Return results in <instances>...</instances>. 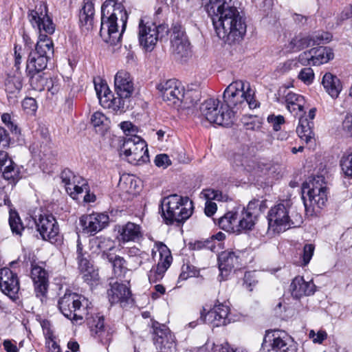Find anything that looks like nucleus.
Returning a JSON list of instances; mask_svg holds the SVG:
<instances>
[{
    "mask_svg": "<svg viewBox=\"0 0 352 352\" xmlns=\"http://www.w3.org/2000/svg\"><path fill=\"white\" fill-rule=\"evenodd\" d=\"M201 4L211 18L219 38L229 44L243 38L246 24L232 0H201Z\"/></svg>",
    "mask_w": 352,
    "mask_h": 352,
    "instance_id": "f257e3e1",
    "label": "nucleus"
},
{
    "mask_svg": "<svg viewBox=\"0 0 352 352\" xmlns=\"http://www.w3.org/2000/svg\"><path fill=\"white\" fill-rule=\"evenodd\" d=\"M101 27L100 35L108 36L105 38L107 42L116 45L121 40L124 32L128 19V14L124 6L113 0H107L101 8Z\"/></svg>",
    "mask_w": 352,
    "mask_h": 352,
    "instance_id": "f03ea898",
    "label": "nucleus"
},
{
    "mask_svg": "<svg viewBox=\"0 0 352 352\" xmlns=\"http://www.w3.org/2000/svg\"><path fill=\"white\" fill-rule=\"evenodd\" d=\"M29 20L39 32L38 40L34 52L51 58L54 54V44L47 34H52L55 25L48 15L47 4L41 1L28 14Z\"/></svg>",
    "mask_w": 352,
    "mask_h": 352,
    "instance_id": "7ed1b4c3",
    "label": "nucleus"
},
{
    "mask_svg": "<svg viewBox=\"0 0 352 352\" xmlns=\"http://www.w3.org/2000/svg\"><path fill=\"white\" fill-rule=\"evenodd\" d=\"M292 209L289 201L278 204L270 209L267 216L269 234H279L290 228L300 226L302 217L299 214H294Z\"/></svg>",
    "mask_w": 352,
    "mask_h": 352,
    "instance_id": "20e7f679",
    "label": "nucleus"
},
{
    "mask_svg": "<svg viewBox=\"0 0 352 352\" xmlns=\"http://www.w3.org/2000/svg\"><path fill=\"white\" fill-rule=\"evenodd\" d=\"M255 91L251 88L249 82L243 80H236L230 83L225 89L223 98V102L228 109L236 111L248 105L250 109H255L259 103L255 99Z\"/></svg>",
    "mask_w": 352,
    "mask_h": 352,
    "instance_id": "39448f33",
    "label": "nucleus"
},
{
    "mask_svg": "<svg viewBox=\"0 0 352 352\" xmlns=\"http://www.w3.org/2000/svg\"><path fill=\"white\" fill-rule=\"evenodd\" d=\"M160 207L166 223L172 224L188 219L192 214L193 203L188 197L173 194L164 197Z\"/></svg>",
    "mask_w": 352,
    "mask_h": 352,
    "instance_id": "423d86ee",
    "label": "nucleus"
},
{
    "mask_svg": "<svg viewBox=\"0 0 352 352\" xmlns=\"http://www.w3.org/2000/svg\"><path fill=\"white\" fill-rule=\"evenodd\" d=\"M90 305L88 299L76 293H65L58 302V309L63 316L78 324L89 316Z\"/></svg>",
    "mask_w": 352,
    "mask_h": 352,
    "instance_id": "0eeeda50",
    "label": "nucleus"
},
{
    "mask_svg": "<svg viewBox=\"0 0 352 352\" xmlns=\"http://www.w3.org/2000/svg\"><path fill=\"white\" fill-rule=\"evenodd\" d=\"M220 103L218 99L209 98L201 104L200 111L209 122L228 126L233 122L234 110L228 109L226 104Z\"/></svg>",
    "mask_w": 352,
    "mask_h": 352,
    "instance_id": "6e6552de",
    "label": "nucleus"
},
{
    "mask_svg": "<svg viewBox=\"0 0 352 352\" xmlns=\"http://www.w3.org/2000/svg\"><path fill=\"white\" fill-rule=\"evenodd\" d=\"M169 28L166 24L157 25L154 23L139 22L138 38L140 46L146 52H152L157 42L168 36Z\"/></svg>",
    "mask_w": 352,
    "mask_h": 352,
    "instance_id": "1a4fd4ad",
    "label": "nucleus"
},
{
    "mask_svg": "<svg viewBox=\"0 0 352 352\" xmlns=\"http://www.w3.org/2000/svg\"><path fill=\"white\" fill-rule=\"evenodd\" d=\"M230 164L236 171L257 173L262 167L255 155L254 147L243 145L230 157Z\"/></svg>",
    "mask_w": 352,
    "mask_h": 352,
    "instance_id": "9d476101",
    "label": "nucleus"
},
{
    "mask_svg": "<svg viewBox=\"0 0 352 352\" xmlns=\"http://www.w3.org/2000/svg\"><path fill=\"white\" fill-rule=\"evenodd\" d=\"M120 152L132 164L138 165L148 160L147 145L140 136L133 135L124 139Z\"/></svg>",
    "mask_w": 352,
    "mask_h": 352,
    "instance_id": "9b49d317",
    "label": "nucleus"
},
{
    "mask_svg": "<svg viewBox=\"0 0 352 352\" xmlns=\"http://www.w3.org/2000/svg\"><path fill=\"white\" fill-rule=\"evenodd\" d=\"M274 352H297V343L289 336L280 331L267 332L265 335L262 347L265 349L267 346Z\"/></svg>",
    "mask_w": 352,
    "mask_h": 352,
    "instance_id": "f8f14e48",
    "label": "nucleus"
},
{
    "mask_svg": "<svg viewBox=\"0 0 352 352\" xmlns=\"http://www.w3.org/2000/svg\"><path fill=\"white\" fill-rule=\"evenodd\" d=\"M34 221L37 231L42 239L51 243L57 241L59 234V226L52 214L41 213L35 215Z\"/></svg>",
    "mask_w": 352,
    "mask_h": 352,
    "instance_id": "ddd939ff",
    "label": "nucleus"
},
{
    "mask_svg": "<svg viewBox=\"0 0 352 352\" xmlns=\"http://www.w3.org/2000/svg\"><path fill=\"white\" fill-rule=\"evenodd\" d=\"M163 100L170 105H176L182 102L185 98L184 87L175 79H169L160 82L157 85Z\"/></svg>",
    "mask_w": 352,
    "mask_h": 352,
    "instance_id": "4468645a",
    "label": "nucleus"
},
{
    "mask_svg": "<svg viewBox=\"0 0 352 352\" xmlns=\"http://www.w3.org/2000/svg\"><path fill=\"white\" fill-rule=\"evenodd\" d=\"M171 50L177 58L187 57L190 54V43L180 24H174L170 35Z\"/></svg>",
    "mask_w": 352,
    "mask_h": 352,
    "instance_id": "2eb2a0df",
    "label": "nucleus"
},
{
    "mask_svg": "<svg viewBox=\"0 0 352 352\" xmlns=\"http://www.w3.org/2000/svg\"><path fill=\"white\" fill-rule=\"evenodd\" d=\"M157 251L160 254V261L157 265L149 271L148 277L150 283H157L162 280L173 261L170 252L166 245L162 243L157 244Z\"/></svg>",
    "mask_w": 352,
    "mask_h": 352,
    "instance_id": "dca6fc26",
    "label": "nucleus"
},
{
    "mask_svg": "<svg viewBox=\"0 0 352 352\" xmlns=\"http://www.w3.org/2000/svg\"><path fill=\"white\" fill-rule=\"evenodd\" d=\"M109 222V215L105 213L94 212L83 215L80 219V224L85 233L94 235L105 228Z\"/></svg>",
    "mask_w": 352,
    "mask_h": 352,
    "instance_id": "f3484780",
    "label": "nucleus"
},
{
    "mask_svg": "<svg viewBox=\"0 0 352 352\" xmlns=\"http://www.w3.org/2000/svg\"><path fill=\"white\" fill-rule=\"evenodd\" d=\"M152 328L154 344L160 352H172L175 344L169 329L164 324L153 322Z\"/></svg>",
    "mask_w": 352,
    "mask_h": 352,
    "instance_id": "a211bd4d",
    "label": "nucleus"
},
{
    "mask_svg": "<svg viewBox=\"0 0 352 352\" xmlns=\"http://www.w3.org/2000/svg\"><path fill=\"white\" fill-rule=\"evenodd\" d=\"M89 326L92 333L100 340L106 344L111 341L113 330L109 326H105L104 322V317L99 314L94 316L89 311V316L84 319Z\"/></svg>",
    "mask_w": 352,
    "mask_h": 352,
    "instance_id": "6ab92c4d",
    "label": "nucleus"
},
{
    "mask_svg": "<svg viewBox=\"0 0 352 352\" xmlns=\"http://www.w3.org/2000/svg\"><path fill=\"white\" fill-rule=\"evenodd\" d=\"M60 177L67 192L74 199H77L78 195L87 192L88 184L82 177L74 175L69 170L63 171Z\"/></svg>",
    "mask_w": 352,
    "mask_h": 352,
    "instance_id": "aec40b11",
    "label": "nucleus"
},
{
    "mask_svg": "<svg viewBox=\"0 0 352 352\" xmlns=\"http://www.w3.org/2000/svg\"><path fill=\"white\" fill-rule=\"evenodd\" d=\"M19 280L17 274L10 269L4 267L0 270V289L11 298L19 291Z\"/></svg>",
    "mask_w": 352,
    "mask_h": 352,
    "instance_id": "412c9836",
    "label": "nucleus"
},
{
    "mask_svg": "<svg viewBox=\"0 0 352 352\" xmlns=\"http://www.w3.org/2000/svg\"><path fill=\"white\" fill-rule=\"evenodd\" d=\"M229 311L230 309L228 306L220 304L208 311L205 316L201 314L200 321L210 324L213 327L226 325L230 322L228 318Z\"/></svg>",
    "mask_w": 352,
    "mask_h": 352,
    "instance_id": "4be33fe9",
    "label": "nucleus"
},
{
    "mask_svg": "<svg viewBox=\"0 0 352 352\" xmlns=\"http://www.w3.org/2000/svg\"><path fill=\"white\" fill-rule=\"evenodd\" d=\"M31 278L34 282L36 296L43 302L48 289L47 273L43 267L33 265L31 270Z\"/></svg>",
    "mask_w": 352,
    "mask_h": 352,
    "instance_id": "5701e85b",
    "label": "nucleus"
},
{
    "mask_svg": "<svg viewBox=\"0 0 352 352\" xmlns=\"http://www.w3.org/2000/svg\"><path fill=\"white\" fill-rule=\"evenodd\" d=\"M115 89L118 96L128 98L132 95L134 87L133 79L129 72L120 70L114 78Z\"/></svg>",
    "mask_w": 352,
    "mask_h": 352,
    "instance_id": "b1692460",
    "label": "nucleus"
},
{
    "mask_svg": "<svg viewBox=\"0 0 352 352\" xmlns=\"http://www.w3.org/2000/svg\"><path fill=\"white\" fill-rule=\"evenodd\" d=\"M107 296L111 304L126 303L131 297V291L124 284L118 282L110 283Z\"/></svg>",
    "mask_w": 352,
    "mask_h": 352,
    "instance_id": "393cba45",
    "label": "nucleus"
},
{
    "mask_svg": "<svg viewBox=\"0 0 352 352\" xmlns=\"http://www.w3.org/2000/svg\"><path fill=\"white\" fill-rule=\"evenodd\" d=\"M285 92L284 98L287 110L295 116H302L305 104L304 96L289 90Z\"/></svg>",
    "mask_w": 352,
    "mask_h": 352,
    "instance_id": "a878e982",
    "label": "nucleus"
},
{
    "mask_svg": "<svg viewBox=\"0 0 352 352\" xmlns=\"http://www.w3.org/2000/svg\"><path fill=\"white\" fill-rule=\"evenodd\" d=\"M314 284L311 281H305L302 276L295 277L291 285L290 291L292 296L300 298L304 296H309L314 293Z\"/></svg>",
    "mask_w": 352,
    "mask_h": 352,
    "instance_id": "bb28decb",
    "label": "nucleus"
},
{
    "mask_svg": "<svg viewBox=\"0 0 352 352\" xmlns=\"http://www.w3.org/2000/svg\"><path fill=\"white\" fill-rule=\"evenodd\" d=\"M327 190V188L324 182V177L322 175H318L310 179L308 182H305L302 184V199L306 210L308 208V204L307 203V197L305 195L311 193L314 194L316 192L320 193V191Z\"/></svg>",
    "mask_w": 352,
    "mask_h": 352,
    "instance_id": "cd10ccee",
    "label": "nucleus"
},
{
    "mask_svg": "<svg viewBox=\"0 0 352 352\" xmlns=\"http://www.w3.org/2000/svg\"><path fill=\"white\" fill-rule=\"evenodd\" d=\"M89 246L93 253H102V257L107 258V254H111L108 252L115 248V242L109 237L100 236L90 239Z\"/></svg>",
    "mask_w": 352,
    "mask_h": 352,
    "instance_id": "c85d7f7f",
    "label": "nucleus"
},
{
    "mask_svg": "<svg viewBox=\"0 0 352 352\" xmlns=\"http://www.w3.org/2000/svg\"><path fill=\"white\" fill-rule=\"evenodd\" d=\"M50 58L38 52H30L26 65L27 74H39L46 68Z\"/></svg>",
    "mask_w": 352,
    "mask_h": 352,
    "instance_id": "c756f323",
    "label": "nucleus"
},
{
    "mask_svg": "<svg viewBox=\"0 0 352 352\" xmlns=\"http://www.w3.org/2000/svg\"><path fill=\"white\" fill-rule=\"evenodd\" d=\"M118 232L122 242L136 241L142 236L140 226L132 222H128L120 227Z\"/></svg>",
    "mask_w": 352,
    "mask_h": 352,
    "instance_id": "7c9ffc66",
    "label": "nucleus"
},
{
    "mask_svg": "<svg viewBox=\"0 0 352 352\" xmlns=\"http://www.w3.org/2000/svg\"><path fill=\"white\" fill-rule=\"evenodd\" d=\"M330 37L328 33H318L311 38H302L301 39L295 38L291 41L290 44L294 50H299L305 46L320 45L323 41L328 42L330 40Z\"/></svg>",
    "mask_w": 352,
    "mask_h": 352,
    "instance_id": "2f4dec72",
    "label": "nucleus"
},
{
    "mask_svg": "<svg viewBox=\"0 0 352 352\" xmlns=\"http://www.w3.org/2000/svg\"><path fill=\"white\" fill-rule=\"evenodd\" d=\"M322 84L327 94L334 99L338 97L342 89L340 79L331 73L324 75Z\"/></svg>",
    "mask_w": 352,
    "mask_h": 352,
    "instance_id": "473e14b6",
    "label": "nucleus"
},
{
    "mask_svg": "<svg viewBox=\"0 0 352 352\" xmlns=\"http://www.w3.org/2000/svg\"><path fill=\"white\" fill-rule=\"evenodd\" d=\"M219 268L221 275H226L232 268L239 266V257L233 252H222L218 256Z\"/></svg>",
    "mask_w": 352,
    "mask_h": 352,
    "instance_id": "72a5a7b5",
    "label": "nucleus"
},
{
    "mask_svg": "<svg viewBox=\"0 0 352 352\" xmlns=\"http://www.w3.org/2000/svg\"><path fill=\"white\" fill-rule=\"evenodd\" d=\"M89 256L76 259L78 269L82 274V278L87 283L98 279V273L94 269L92 264L88 259Z\"/></svg>",
    "mask_w": 352,
    "mask_h": 352,
    "instance_id": "f704fd0d",
    "label": "nucleus"
},
{
    "mask_svg": "<svg viewBox=\"0 0 352 352\" xmlns=\"http://www.w3.org/2000/svg\"><path fill=\"white\" fill-rule=\"evenodd\" d=\"M312 65H320L327 63L333 58V53L331 48L320 46L312 48Z\"/></svg>",
    "mask_w": 352,
    "mask_h": 352,
    "instance_id": "c9c22d12",
    "label": "nucleus"
},
{
    "mask_svg": "<svg viewBox=\"0 0 352 352\" xmlns=\"http://www.w3.org/2000/svg\"><path fill=\"white\" fill-rule=\"evenodd\" d=\"M140 181L133 175L123 174L120 176L118 183L119 188L129 194L138 192Z\"/></svg>",
    "mask_w": 352,
    "mask_h": 352,
    "instance_id": "e433bc0d",
    "label": "nucleus"
},
{
    "mask_svg": "<svg viewBox=\"0 0 352 352\" xmlns=\"http://www.w3.org/2000/svg\"><path fill=\"white\" fill-rule=\"evenodd\" d=\"M312 122L309 121L305 116H299L298 125L296 128V132L299 138L308 143L313 138V131L311 129Z\"/></svg>",
    "mask_w": 352,
    "mask_h": 352,
    "instance_id": "4c0bfd02",
    "label": "nucleus"
},
{
    "mask_svg": "<svg viewBox=\"0 0 352 352\" xmlns=\"http://www.w3.org/2000/svg\"><path fill=\"white\" fill-rule=\"evenodd\" d=\"M94 13V3L89 0H85L79 17L80 23L87 26V29L91 28L93 25Z\"/></svg>",
    "mask_w": 352,
    "mask_h": 352,
    "instance_id": "58836bf2",
    "label": "nucleus"
},
{
    "mask_svg": "<svg viewBox=\"0 0 352 352\" xmlns=\"http://www.w3.org/2000/svg\"><path fill=\"white\" fill-rule=\"evenodd\" d=\"M237 215L239 230H251L254 228L257 217L250 213V212L245 211V208Z\"/></svg>",
    "mask_w": 352,
    "mask_h": 352,
    "instance_id": "ea45409f",
    "label": "nucleus"
},
{
    "mask_svg": "<svg viewBox=\"0 0 352 352\" xmlns=\"http://www.w3.org/2000/svg\"><path fill=\"white\" fill-rule=\"evenodd\" d=\"M94 82L100 104L103 106L110 98H112V94L105 81L98 78V80H94Z\"/></svg>",
    "mask_w": 352,
    "mask_h": 352,
    "instance_id": "a19ab883",
    "label": "nucleus"
},
{
    "mask_svg": "<svg viewBox=\"0 0 352 352\" xmlns=\"http://www.w3.org/2000/svg\"><path fill=\"white\" fill-rule=\"evenodd\" d=\"M1 170L3 177L10 181L11 183L15 184L21 177L20 169L13 160H11L8 164H6Z\"/></svg>",
    "mask_w": 352,
    "mask_h": 352,
    "instance_id": "79ce46f5",
    "label": "nucleus"
},
{
    "mask_svg": "<svg viewBox=\"0 0 352 352\" xmlns=\"http://www.w3.org/2000/svg\"><path fill=\"white\" fill-rule=\"evenodd\" d=\"M23 86L21 73L9 75L5 82L6 91L8 94H15L20 91Z\"/></svg>",
    "mask_w": 352,
    "mask_h": 352,
    "instance_id": "37998d69",
    "label": "nucleus"
},
{
    "mask_svg": "<svg viewBox=\"0 0 352 352\" xmlns=\"http://www.w3.org/2000/svg\"><path fill=\"white\" fill-rule=\"evenodd\" d=\"M237 214L232 212H227L218 220L219 226L228 232H234L237 226Z\"/></svg>",
    "mask_w": 352,
    "mask_h": 352,
    "instance_id": "c03bdc74",
    "label": "nucleus"
},
{
    "mask_svg": "<svg viewBox=\"0 0 352 352\" xmlns=\"http://www.w3.org/2000/svg\"><path fill=\"white\" fill-rule=\"evenodd\" d=\"M9 225L13 234L18 236L22 235L25 227L18 212L12 209L9 211Z\"/></svg>",
    "mask_w": 352,
    "mask_h": 352,
    "instance_id": "a18cd8bd",
    "label": "nucleus"
},
{
    "mask_svg": "<svg viewBox=\"0 0 352 352\" xmlns=\"http://www.w3.org/2000/svg\"><path fill=\"white\" fill-rule=\"evenodd\" d=\"M107 259L112 263L114 273L118 276H124L127 271L124 258L112 254H107Z\"/></svg>",
    "mask_w": 352,
    "mask_h": 352,
    "instance_id": "49530a36",
    "label": "nucleus"
},
{
    "mask_svg": "<svg viewBox=\"0 0 352 352\" xmlns=\"http://www.w3.org/2000/svg\"><path fill=\"white\" fill-rule=\"evenodd\" d=\"M307 197V203L308 206L314 208L317 206L321 208L325 205L327 201V190L320 191V193L316 192L314 194L305 195Z\"/></svg>",
    "mask_w": 352,
    "mask_h": 352,
    "instance_id": "de8ad7c7",
    "label": "nucleus"
},
{
    "mask_svg": "<svg viewBox=\"0 0 352 352\" xmlns=\"http://www.w3.org/2000/svg\"><path fill=\"white\" fill-rule=\"evenodd\" d=\"M30 77V82L33 89L42 91L45 88L46 78L39 74H28Z\"/></svg>",
    "mask_w": 352,
    "mask_h": 352,
    "instance_id": "09e8293b",
    "label": "nucleus"
},
{
    "mask_svg": "<svg viewBox=\"0 0 352 352\" xmlns=\"http://www.w3.org/2000/svg\"><path fill=\"white\" fill-rule=\"evenodd\" d=\"M263 208H265V201L259 199H253L250 201L245 208V211L250 212L254 216L257 217L260 212H262Z\"/></svg>",
    "mask_w": 352,
    "mask_h": 352,
    "instance_id": "8fccbe9b",
    "label": "nucleus"
},
{
    "mask_svg": "<svg viewBox=\"0 0 352 352\" xmlns=\"http://www.w3.org/2000/svg\"><path fill=\"white\" fill-rule=\"evenodd\" d=\"M123 98H125L119 96L117 98H114L112 96V98H110L109 100H107V102L104 103L102 107L104 108H112L113 110L116 111H122L124 109V100Z\"/></svg>",
    "mask_w": 352,
    "mask_h": 352,
    "instance_id": "3c124183",
    "label": "nucleus"
},
{
    "mask_svg": "<svg viewBox=\"0 0 352 352\" xmlns=\"http://www.w3.org/2000/svg\"><path fill=\"white\" fill-rule=\"evenodd\" d=\"M91 123L95 128L107 126L109 120L102 112L96 111L91 116Z\"/></svg>",
    "mask_w": 352,
    "mask_h": 352,
    "instance_id": "603ef678",
    "label": "nucleus"
},
{
    "mask_svg": "<svg viewBox=\"0 0 352 352\" xmlns=\"http://www.w3.org/2000/svg\"><path fill=\"white\" fill-rule=\"evenodd\" d=\"M298 78L305 85H311L314 80V72L311 67H305L300 70Z\"/></svg>",
    "mask_w": 352,
    "mask_h": 352,
    "instance_id": "864d4df0",
    "label": "nucleus"
},
{
    "mask_svg": "<svg viewBox=\"0 0 352 352\" xmlns=\"http://www.w3.org/2000/svg\"><path fill=\"white\" fill-rule=\"evenodd\" d=\"M243 122L246 130L258 131L261 128L262 123L256 117L244 118Z\"/></svg>",
    "mask_w": 352,
    "mask_h": 352,
    "instance_id": "5fc2aeb1",
    "label": "nucleus"
},
{
    "mask_svg": "<svg viewBox=\"0 0 352 352\" xmlns=\"http://www.w3.org/2000/svg\"><path fill=\"white\" fill-rule=\"evenodd\" d=\"M343 133L349 138H352V113L346 114L342 123Z\"/></svg>",
    "mask_w": 352,
    "mask_h": 352,
    "instance_id": "6e6d98bb",
    "label": "nucleus"
},
{
    "mask_svg": "<svg viewBox=\"0 0 352 352\" xmlns=\"http://www.w3.org/2000/svg\"><path fill=\"white\" fill-rule=\"evenodd\" d=\"M267 122L272 125L276 131L280 130V126L285 123V118L283 116L270 115L267 117Z\"/></svg>",
    "mask_w": 352,
    "mask_h": 352,
    "instance_id": "4d7b16f0",
    "label": "nucleus"
},
{
    "mask_svg": "<svg viewBox=\"0 0 352 352\" xmlns=\"http://www.w3.org/2000/svg\"><path fill=\"white\" fill-rule=\"evenodd\" d=\"M203 194L206 199V201H222L224 199V196L223 195L222 192L217 190L206 189L204 191Z\"/></svg>",
    "mask_w": 352,
    "mask_h": 352,
    "instance_id": "13d9d810",
    "label": "nucleus"
},
{
    "mask_svg": "<svg viewBox=\"0 0 352 352\" xmlns=\"http://www.w3.org/2000/svg\"><path fill=\"white\" fill-rule=\"evenodd\" d=\"M341 166L344 174L352 177V153L343 157L341 161Z\"/></svg>",
    "mask_w": 352,
    "mask_h": 352,
    "instance_id": "bf43d9fd",
    "label": "nucleus"
},
{
    "mask_svg": "<svg viewBox=\"0 0 352 352\" xmlns=\"http://www.w3.org/2000/svg\"><path fill=\"white\" fill-rule=\"evenodd\" d=\"M197 272L194 269L193 266L189 265H184L182 267V272L179 276V280H185L190 277L195 276Z\"/></svg>",
    "mask_w": 352,
    "mask_h": 352,
    "instance_id": "052dcab7",
    "label": "nucleus"
},
{
    "mask_svg": "<svg viewBox=\"0 0 352 352\" xmlns=\"http://www.w3.org/2000/svg\"><path fill=\"white\" fill-rule=\"evenodd\" d=\"M120 126L128 137L136 135L135 133L138 132V129L131 122H122L120 124Z\"/></svg>",
    "mask_w": 352,
    "mask_h": 352,
    "instance_id": "680f3d73",
    "label": "nucleus"
},
{
    "mask_svg": "<svg viewBox=\"0 0 352 352\" xmlns=\"http://www.w3.org/2000/svg\"><path fill=\"white\" fill-rule=\"evenodd\" d=\"M41 327L43 330V333L47 339H49L53 342L52 347L56 349L58 348V345L56 342L53 341V332L50 329V322L47 320H44L41 322Z\"/></svg>",
    "mask_w": 352,
    "mask_h": 352,
    "instance_id": "e2e57ef3",
    "label": "nucleus"
},
{
    "mask_svg": "<svg viewBox=\"0 0 352 352\" xmlns=\"http://www.w3.org/2000/svg\"><path fill=\"white\" fill-rule=\"evenodd\" d=\"M309 338L312 339L314 343L321 344L327 339V333L325 331L320 330L316 333L314 330H311L309 333Z\"/></svg>",
    "mask_w": 352,
    "mask_h": 352,
    "instance_id": "0e129e2a",
    "label": "nucleus"
},
{
    "mask_svg": "<svg viewBox=\"0 0 352 352\" xmlns=\"http://www.w3.org/2000/svg\"><path fill=\"white\" fill-rule=\"evenodd\" d=\"M315 247L313 244H306L303 248V265H307L312 258Z\"/></svg>",
    "mask_w": 352,
    "mask_h": 352,
    "instance_id": "69168bd1",
    "label": "nucleus"
},
{
    "mask_svg": "<svg viewBox=\"0 0 352 352\" xmlns=\"http://www.w3.org/2000/svg\"><path fill=\"white\" fill-rule=\"evenodd\" d=\"M312 49L301 53L298 56V63L302 65H312Z\"/></svg>",
    "mask_w": 352,
    "mask_h": 352,
    "instance_id": "338daca9",
    "label": "nucleus"
},
{
    "mask_svg": "<svg viewBox=\"0 0 352 352\" xmlns=\"http://www.w3.org/2000/svg\"><path fill=\"white\" fill-rule=\"evenodd\" d=\"M155 164L158 167L166 168L171 164V161L166 154H160L156 155Z\"/></svg>",
    "mask_w": 352,
    "mask_h": 352,
    "instance_id": "774afa93",
    "label": "nucleus"
}]
</instances>
